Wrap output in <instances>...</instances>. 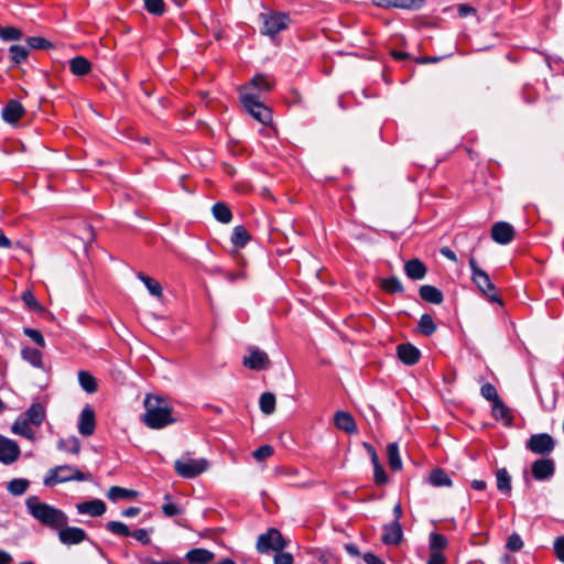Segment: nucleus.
<instances>
[{
    "mask_svg": "<svg viewBox=\"0 0 564 564\" xmlns=\"http://www.w3.org/2000/svg\"><path fill=\"white\" fill-rule=\"evenodd\" d=\"M273 562H274V564H293L294 558L291 553L283 552V551H276Z\"/></svg>",
    "mask_w": 564,
    "mask_h": 564,
    "instance_id": "13d9d810",
    "label": "nucleus"
},
{
    "mask_svg": "<svg viewBox=\"0 0 564 564\" xmlns=\"http://www.w3.org/2000/svg\"><path fill=\"white\" fill-rule=\"evenodd\" d=\"M420 297L431 304H441L444 301L443 292L434 285L424 284L419 289Z\"/></svg>",
    "mask_w": 564,
    "mask_h": 564,
    "instance_id": "393cba45",
    "label": "nucleus"
},
{
    "mask_svg": "<svg viewBox=\"0 0 564 564\" xmlns=\"http://www.w3.org/2000/svg\"><path fill=\"white\" fill-rule=\"evenodd\" d=\"M381 541L386 545H399L403 539V531L400 521H392L382 528Z\"/></svg>",
    "mask_w": 564,
    "mask_h": 564,
    "instance_id": "f3484780",
    "label": "nucleus"
},
{
    "mask_svg": "<svg viewBox=\"0 0 564 564\" xmlns=\"http://www.w3.org/2000/svg\"><path fill=\"white\" fill-rule=\"evenodd\" d=\"M427 564H446V557L441 552H431Z\"/></svg>",
    "mask_w": 564,
    "mask_h": 564,
    "instance_id": "680f3d73",
    "label": "nucleus"
},
{
    "mask_svg": "<svg viewBox=\"0 0 564 564\" xmlns=\"http://www.w3.org/2000/svg\"><path fill=\"white\" fill-rule=\"evenodd\" d=\"M403 269L405 275L413 281L424 279L427 273V267L417 258L405 261Z\"/></svg>",
    "mask_w": 564,
    "mask_h": 564,
    "instance_id": "412c9836",
    "label": "nucleus"
},
{
    "mask_svg": "<svg viewBox=\"0 0 564 564\" xmlns=\"http://www.w3.org/2000/svg\"><path fill=\"white\" fill-rule=\"evenodd\" d=\"M380 286L383 291L390 294L402 293L404 291L401 281L394 275L383 279Z\"/></svg>",
    "mask_w": 564,
    "mask_h": 564,
    "instance_id": "e433bc0d",
    "label": "nucleus"
},
{
    "mask_svg": "<svg viewBox=\"0 0 564 564\" xmlns=\"http://www.w3.org/2000/svg\"><path fill=\"white\" fill-rule=\"evenodd\" d=\"M250 239L251 236L243 226H236L230 237L232 246L238 249L245 248L247 243L250 241Z\"/></svg>",
    "mask_w": 564,
    "mask_h": 564,
    "instance_id": "2f4dec72",
    "label": "nucleus"
},
{
    "mask_svg": "<svg viewBox=\"0 0 564 564\" xmlns=\"http://www.w3.org/2000/svg\"><path fill=\"white\" fill-rule=\"evenodd\" d=\"M373 476L375 482L379 486L384 485L388 481V476L384 471V468L379 463L373 464Z\"/></svg>",
    "mask_w": 564,
    "mask_h": 564,
    "instance_id": "5fc2aeb1",
    "label": "nucleus"
},
{
    "mask_svg": "<svg viewBox=\"0 0 564 564\" xmlns=\"http://www.w3.org/2000/svg\"><path fill=\"white\" fill-rule=\"evenodd\" d=\"M273 453H274V449L271 445H262L259 448H257L252 455H253L254 459H257L258 462H261V460H264L268 457L272 456Z\"/></svg>",
    "mask_w": 564,
    "mask_h": 564,
    "instance_id": "864d4df0",
    "label": "nucleus"
},
{
    "mask_svg": "<svg viewBox=\"0 0 564 564\" xmlns=\"http://www.w3.org/2000/svg\"><path fill=\"white\" fill-rule=\"evenodd\" d=\"M447 545H448V541L444 534L437 533V532H432L430 534V551L431 552L443 553V551L447 547Z\"/></svg>",
    "mask_w": 564,
    "mask_h": 564,
    "instance_id": "ea45409f",
    "label": "nucleus"
},
{
    "mask_svg": "<svg viewBox=\"0 0 564 564\" xmlns=\"http://www.w3.org/2000/svg\"><path fill=\"white\" fill-rule=\"evenodd\" d=\"M185 558L189 564H208L215 558V554L207 549L196 547L189 550Z\"/></svg>",
    "mask_w": 564,
    "mask_h": 564,
    "instance_id": "5701e85b",
    "label": "nucleus"
},
{
    "mask_svg": "<svg viewBox=\"0 0 564 564\" xmlns=\"http://www.w3.org/2000/svg\"><path fill=\"white\" fill-rule=\"evenodd\" d=\"M21 357L34 368L44 369L41 350L26 346L21 349Z\"/></svg>",
    "mask_w": 564,
    "mask_h": 564,
    "instance_id": "cd10ccee",
    "label": "nucleus"
},
{
    "mask_svg": "<svg viewBox=\"0 0 564 564\" xmlns=\"http://www.w3.org/2000/svg\"><path fill=\"white\" fill-rule=\"evenodd\" d=\"M106 529L115 535L129 536L131 534L128 525L120 521L107 522Z\"/></svg>",
    "mask_w": 564,
    "mask_h": 564,
    "instance_id": "de8ad7c7",
    "label": "nucleus"
},
{
    "mask_svg": "<svg viewBox=\"0 0 564 564\" xmlns=\"http://www.w3.org/2000/svg\"><path fill=\"white\" fill-rule=\"evenodd\" d=\"M260 410L269 415L275 410V395L271 392H263L259 400Z\"/></svg>",
    "mask_w": 564,
    "mask_h": 564,
    "instance_id": "a19ab883",
    "label": "nucleus"
},
{
    "mask_svg": "<svg viewBox=\"0 0 564 564\" xmlns=\"http://www.w3.org/2000/svg\"><path fill=\"white\" fill-rule=\"evenodd\" d=\"M13 432H14V433H18V434H21V435H23V436H25V437H28V438H32V437H33V435H34L33 431H32V430H31V427H30V424H28V429H25V427L22 425V419H21V417H19V419L15 421V423H14V425H13Z\"/></svg>",
    "mask_w": 564,
    "mask_h": 564,
    "instance_id": "4d7b16f0",
    "label": "nucleus"
},
{
    "mask_svg": "<svg viewBox=\"0 0 564 564\" xmlns=\"http://www.w3.org/2000/svg\"><path fill=\"white\" fill-rule=\"evenodd\" d=\"M9 55L14 64H21L26 61L29 56V48L28 46L14 44L9 47Z\"/></svg>",
    "mask_w": 564,
    "mask_h": 564,
    "instance_id": "79ce46f5",
    "label": "nucleus"
},
{
    "mask_svg": "<svg viewBox=\"0 0 564 564\" xmlns=\"http://www.w3.org/2000/svg\"><path fill=\"white\" fill-rule=\"evenodd\" d=\"M364 561L367 564H384V562L381 558H379L377 555L370 552L364 555Z\"/></svg>",
    "mask_w": 564,
    "mask_h": 564,
    "instance_id": "69168bd1",
    "label": "nucleus"
},
{
    "mask_svg": "<svg viewBox=\"0 0 564 564\" xmlns=\"http://www.w3.org/2000/svg\"><path fill=\"white\" fill-rule=\"evenodd\" d=\"M419 332L424 336H431L436 332V324L430 314H423L417 324Z\"/></svg>",
    "mask_w": 564,
    "mask_h": 564,
    "instance_id": "58836bf2",
    "label": "nucleus"
},
{
    "mask_svg": "<svg viewBox=\"0 0 564 564\" xmlns=\"http://www.w3.org/2000/svg\"><path fill=\"white\" fill-rule=\"evenodd\" d=\"M137 278L143 282L151 295L156 299H161L163 296L162 285L155 279L144 274L143 272H138Z\"/></svg>",
    "mask_w": 564,
    "mask_h": 564,
    "instance_id": "7c9ffc66",
    "label": "nucleus"
},
{
    "mask_svg": "<svg viewBox=\"0 0 564 564\" xmlns=\"http://www.w3.org/2000/svg\"><path fill=\"white\" fill-rule=\"evenodd\" d=\"M288 545L289 541L284 539L282 533L275 528H270L265 533L258 536L256 549L260 554H268L270 552L283 551Z\"/></svg>",
    "mask_w": 564,
    "mask_h": 564,
    "instance_id": "423d86ee",
    "label": "nucleus"
},
{
    "mask_svg": "<svg viewBox=\"0 0 564 564\" xmlns=\"http://www.w3.org/2000/svg\"><path fill=\"white\" fill-rule=\"evenodd\" d=\"M492 415L496 420L505 421L508 425L511 424L512 416L510 415V410L501 399L492 403Z\"/></svg>",
    "mask_w": 564,
    "mask_h": 564,
    "instance_id": "f704fd0d",
    "label": "nucleus"
},
{
    "mask_svg": "<svg viewBox=\"0 0 564 564\" xmlns=\"http://www.w3.org/2000/svg\"><path fill=\"white\" fill-rule=\"evenodd\" d=\"M22 301L23 303L25 304V306L33 311V312H44V307L39 303V301L36 300V297L34 296V294L31 292V291H25L22 293Z\"/></svg>",
    "mask_w": 564,
    "mask_h": 564,
    "instance_id": "49530a36",
    "label": "nucleus"
},
{
    "mask_svg": "<svg viewBox=\"0 0 564 564\" xmlns=\"http://www.w3.org/2000/svg\"><path fill=\"white\" fill-rule=\"evenodd\" d=\"M144 9L155 17H162L165 13L166 4L164 0H144Z\"/></svg>",
    "mask_w": 564,
    "mask_h": 564,
    "instance_id": "a18cd8bd",
    "label": "nucleus"
},
{
    "mask_svg": "<svg viewBox=\"0 0 564 564\" xmlns=\"http://www.w3.org/2000/svg\"><path fill=\"white\" fill-rule=\"evenodd\" d=\"M260 19L262 21L261 33L270 37L288 29L291 22L290 17L282 12L261 13Z\"/></svg>",
    "mask_w": 564,
    "mask_h": 564,
    "instance_id": "0eeeda50",
    "label": "nucleus"
},
{
    "mask_svg": "<svg viewBox=\"0 0 564 564\" xmlns=\"http://www.w3.org/2000/svg\"><path fill=\"white\" fill-rule=\"evenodd\" d=\"M22 36V31L15 26L0 28V39L3 41H19Z\"/></svg>",
    "mask_w": 564,
    "mask_h": 564,
    "instance_id": "09e8293b",
    "label": "nucleus"
},
{
    "mask_svg": "<svg viewBox=\"0 0 564 564\" xmlns=\"http://www.w3.org/2000/svg\"><path fill=\"white\" fill-rule=\"evenodd\" d=\"M20 417L25 429L28 424L40 426L45 420V409L41 403H33Z\"/></svg>",
    "mask_w": 564,
    "mask_h": 564,
    "instance_id": "a211bd4d",
    "label": "nucleus"
},
{
    "mask_svg": "<svg viewBox=\"0 0 564 564\" xmlns=\"http://www.w3.org/2000/svg\"><path fill=\"white\" fill-rule=\"evenodd\" d=\"M24 113L23 105L17 99H10L2 108L1 117L7 123L14 124Z\"/></svg>",
    "mask_w": 564,
    "mask_h": 564,
    "instance_id": "2eb2a0df",
    "label": "nucleus"
},
{
    "mask_svg": "<svg viewBox=\"0 0 564 564\" xmlns=\"http://www.w3.org/2000/svg\"><path fill=\"white\" fill-rule=\"evenodd\" d=\"M240 101L246 111L262 124H269L272 121V111L260 101L259 95L240 91Z\"/></svg>",
    "mask_w": 564,
    "mask_h": 564,
    "instance_id": "39448f33",
    "label": "nucleus"
},
{
    "mask_svg": "<svg viewBox=\"0 0 564 564\" xmlns=\"http://www.w3.org/2000/svg\"><path fill=\"white\" fill-rule=\"evenodd\" d=\"M388 462L393 470H400L402 468V460L399 454V446L397 443H390L387 446Z\"/></svg>",
    "mask_w": 564,
    "mask_h": 564,
    "instance_id": "c9c22d12",
    "label": "nucleus"
},
{
    "mask_svg": "<svg viewBox=\"0 0 564 564\" xmlns=\"http://www.w3.org/2000/svg\"><path fill=\"white\" fill-rule=\"evenodd\" d=\"M133 536L137 541L142 543L143 545H148L151 542V539L149 536V531L147 529H138L131 532L130 534Z\"/></svg>",
    "mask_w": 564,
    "mask_h": 564,
    "instance_id": "bf43d9fd",
    "label": "nucleus"
},
{
    "mask_svg": "<svg viewBox=\"0 0 564 564\" xmlns=\"http://www.w3.org/2000/svg\"><path fill=\"white\" fill-rule=\"evenodd\" d=\"M440 252L446 259H448V260H451L453 262H457L456 253L449 247H442Z\"/></svg>",
    "mask_w": 564,
    "mask_h": 564,
    "instance_id": "0e129e2a",
    "label": "nucleus"
},
{
    "mask_svg": "<svg viewBox=\"0 0 564 564\" xmlns=\"http://www.w3.org/2000/svg\"><path fill=\"white\" fill-rule=\"evenodd\" d=\"M25 505L29 513L44 527L57 531L68 523V517L63 510L40 501L35 496L28 498Z\"/></svg>",
    "mask_w": 564,
    "mask_h": 564,
    "instance_id": "f03ea898",
    "label": "nucleus"
},
{
    "mask_svg": "<svg viewBox=\"0 0 564 564\" xmlns=\"http://www.w3.org/2000/svg\"><path fill=\"white\" fill-rule=\"evenodd\" d=\"M96 427L95 411L90 405H86L79 415L78 432L83 436H90L94 434Z\"/></svg>",
    "mask_w": 564,
    "mask_h": 564,
    "instance_id": "dca6fc26",
    "label": "nucleus"
},
{
    "mask_svg": "<svg viewBox=\"0 0 564 564\" xmlns=\"http://www.w3.org/2000/svg\"><path fill=\"white\" fill-rule=\"evenodd\" d=\"M429 482L434 487H452L449 475L442 468H434L429 475Z\"/></svg>",
    "mask_w": 564,
    "mask_h": 564,
    "instance_id": "c85d7f7f",
    "label": "nucleus"
},
{
    "mask_svg": "<svg viewBox=\"0 0 564 564\" xmlns=\"http://www.w3.org/2000/svg\"><path fill=\"white\" fill-rule=\"evenodd\" d=\"M506 547L511 552H518L523 547V541L518 533H512L507 540Z\"/></svg>",
    "mask_w": 564,
    "mask_h": 564,
    "instance_id": "603ef678",
    "label": "nucleus"
},
{
    "mask_svg": "<svg viewBox=\"0 0 564 564\" xmlns=\"http://www.w3.org/2000/svg\"><path fill=\"white\" fill-rule=\"evenodd\" d=\"M28 48L48 51L54 48V44L42 36H29L26 39Z\"/></svg>",
    "mask_w": 564,
    "mask_h": 564,
    "instance_id": "c03bdc74",
    "label": "nucleus"
},
{
    "mask_svg": "<svg viewBox=\"0 0 564 564\" xmlns=\"http://www.w3.org/2000/svg\"><path fill=\"white\" fill-rule=\"evenodd\" d=\"M77 512L79 514H89L91 517H100L106 510V503L100 499H93L83 501L76 505Z\"/></svg>",
    "mask_w": 564,
    "mask_h": 564,
    "instance_id": "4be33fe9",
    "label": "nucleus"
},
{
    "mask_svg": "<svg viewBox=\"0 0 564 564\" xmlns=\"http://www.w3.org/2000/svg\"><path fill=\"white\" fill-rule=\"evenodd\" d=\"M29 480L23 478H15L9 481L8 484V491L13 496H21L23 495L28 488H29Z\"/></svg>",
    "mask_w": 564,
    "mask_h": 564,
    "instance_id": "37998d69",
    "label": "nucleus"
},
{
    "mask_svg": "<svg viewBox=\"0 0 564 564\" xmlns=\"http://www.w3.org/2000/svg\"><path fill=\"white\" fill-rule=\"evenodd\" d=\"M23 334L31 338L39 347L44 348L46 343L42 333L35 328L25 327Z\"/></svg>",
    "mask_w": 564,
    "mask_h": 564,
    "instance_id": "3c124183",
    "label": "nucleus"
},
{
    "mask_svg": "<svg viewBox=\"0 0 564 564\" xmlns=\"http://www.w3.org/2000/svg\"><path fill=\"white\" fill-rule=\"evenodd\" d=\"M496 481L497 489L505 494L509 495L511 492V476L509 475L506 468H499L496 471Z\"/></svg>",
    "mask_w": 564,
    "mask_h": 564,
    "instance_id": "473e14b6",
    "label": "nucleus"
},
{
    "mask_svg": "<svg viewBox=\"0 0 564 564\" xmlns=\"http://www.w3.org/2000/svg\"><path fill=\"white\" fill-rule=\"evenodd\" d=\"M480 393L482 398H485L487 401H490L491 403H495L498 400H500L496 387L490 382H487L481 386Z\"/></svg>",
    "mask_w": 564,
    "mask_h": 564,
    "instance_id": "8fccbe9b",
    "label": "nucleus"
},
{
    "mask_svg": "<svg viewBox=\"0 0 564 564\" xmlns=\"http://www.w3.org/2000/svg\"><path fill=\"white\" fill-rule=\"evenodd\" d=\"M531 474L535 480H549L555 474L554 460L549 457H543L534 460L531 465Z\"/></svg>",
    "mask_w": 564,
    "mask_h": 564,
    "instance_id": "ddd939ff",
    "label": "nucleus"
},
{
    "mask_svg": "<svg viewBox=\"0 0 564 564\" xmlns=\"http://www.w3.org/2000/svg\"><path fill=\"white\" fill-rule=\"evenodd\" d=\"M90 479L91 475L89 473L80 471L70 465H61L50 469L43 482L46 487H53L59 482L87 481Z\"/></svg>",
    "mask_w": 564,
    "mask_h": 564,
    "instance_id": "20e7f679",
    "label": "nucleus"
},
{
    "mask_svg": "<svg viewBox=\"0 0 564 564\" xmlns=\"http://www.w3.org/2000/svg\"><path fill=\"white\" fill-rule=\"evenodd\" d=\"M142 564H183L180 560H172V561H155L153 558H145Z\"/></svg>",
    "mask_w": 564,
    "mask_h": 564,
    "instance_id": "774afa93",
    "label": "nucleus"
},
{
    "mask_svg": "<svg viewBox=\"0 0 564 564\" xmlns=\"http://www.w3.org/2000/svg\"><path fill=\"white\" fill-rule=\"evenodd\" d=\"M138 495L139 494L135 490L122 488L119 486H112L108 490L107 497L111 501H117V500H131V499L137 498Z\"/></svg>",
    "mask_w": 564,
    "mask_h": 564,
    "instance_id": "c756f323",
    "label": "nucleus"
},
{
    "mask_svg": "<svg viewBox=\"0 0 564 564\" xmlns=\"http://www.w3.org/2000/svg\"><path fill=\"white\" fill-rule=\"evenodd\" d=\"M334 423L337 429L346 433H355L357 431L356 422L351 414L345 411H337L334 416Z\"/></svg>",
    "mask_w": 564,
    "mask_h": 564,
    "instance_id": "b1692460",
    "label": "nucleus"
},
{
    "mask_svg": "<svg viewBox=\"0 0 564 564\" xmlns=\"http://www.w3.org/2000/svg\"><path fill=\"white\" fill-rule=\"evenodd\" d=\"M468 264L471 272V280L478 290L482 293V295L491 303L502 304V301L497 293V289L491 282L488 273L479 268L474 257L468 259Z\"/></svg>",
    "mask_w": 564,
    "mask_h": 564,
    "instance_id": "7ed1b4c3",
    "label": "nucleus"
},
{
    "mask_svg": "<svg viewBox=\"0 0 564 564\" xmlns=\"http://www.w3.org/2000/svg\"><path fill=\"white\" fill-rule=\"evenodd\" d=\"M78 381L82 389L87 393H95L98 389L95 377L86 370H80L78 372Z\"/></svg>",
    "mask_w": 564,
    "mask_h": 564,
    "instance_id": "72a5a7b5",
    "label": "nucleus"
},
{
    "mask_svg": "<svg viewBox=\"0 0 564 564\" xmlns=\"http://www.w3.org/2000/svg\"><path fill=\"white\" fill-rule=\"evenodd\" d=\"M57 448L63 452L78 454L80 451V442L76 436H70L68 438H61L57 442Z\"/></svg>",
    "mask_w": 564,
    "mask_h": 564,
    "instance_id": "4c0bfd02",
    "label": "nucleus"
},
{
    "mask_svg": "<svg viewBox=\"0 0 564 564\" xmlns=\"http://www.w3.org/2000/svg\"><path fill=\"white\" fill-rule=\"evenodd\" d=\"M372 3L383 9L420 10L425 0H371Z\"/></svg>",
    "mask_w": 564,
    "mask_h": 564,
    "instance_id": "4468645a",
    "label": "nucleus"
},
{
    "mask_svg": "<svg viewBox=\"0 0 564 564\" xmlns=\"http://www.w3.org/2000/svg\"><path fill=\"white\" fill-rule=\"evenodd\" d=\"M554 553L556 557L564 563V535L558 536L554 541Z\"/></svg>",
    "mask_w": 564,
    "mask_h": 564,
    "instance_id": "052dcab7",
    "label": "nucleus"
},
{
    "mask_svg": "<svg viewBox=\"0 0 564 564\" xmlns=\"http://www.w3.org/2000/svg\"><path fill=\"white\" fill-rule=\"evenodd\" d=\"M490 237L499 245H508L514 239L516 229L507 221H497L491 226Z\"/></svg>",
    "mask_w": 564,
    "mask_h": 564,
    "instance_id": "f8f14e48",
    "label": "nucleus"
},
{
    "mask_svg": "<svg viewBox=\"0 0 564 564\" xmlns=\"http://www.w3.org/2000/svg\"><path fill=\"white\" fill-rule=\"evenodd\" d=\"M458 15L462 17V18H465L469 14H475L476 13V9L474 7H470L468 4H459L458 7Z\"/></svg>",
    "mask_w": 564,
    "mask_h": 564,
    "instance_id": "e2e57ef3",
    "label": "nucleus"
},
{
    "mask_svg": "<svg viewBox=\"0 0 564 564\" xmlns=\"http://www.w3.org/2000/svg\"><path fill=\"white\" fill-rule=\"evenodd\" d=\"M141 509L139 507H129L124 509L121 514L126 518H132L140 513Z\"/></svg>",
    "mask_w": 564,
    "mask_h": 564,
    "instance_id": "338daca9",
    "label": "nucleus"
},
{
    "mask_svg": "<svg viewBox=\"0 0 564 564\" xmlns=\"http://www.w3.org/2000/svg\"><path fill=\"white\" fill-rule=\"evenodd\" d=\"M398 358L408 366H413L419 362L421 351L412 344H400L397 346Z\"/></svg>",
    "mask_w": 564,
    "mask_h": 564,
    "instance_id": "aec40b11",
    "label": "nucleus"
},
{
    "mask_svg": "<svg viewBox=\"0 0 564 564\" xmlns=\"http://www.w3.org/2000/svg\"><path fill=\"white\" fill-rule=\"evenodd\" d=\"M69 70L75 76H86L91 70V63L84 56H76L69 61Z\"/></svg>",
    "mask_w": 564,
    "mask_h": 564,
    "instance_id": "bb28decb",
    "label": "nucleus"
},
{
    "mask_svg": "<svg viewBox=\"0 0 564 564\" xmlns=\"http://www.w3.org/2000/svg\"><path fill=\"white\" fill-rule=\"evenodd\" d=\"M527 449L536 455H549L555 448L554 438L547 433L532 434L525 444Z\"/></svg>",
    "mask_w": 564,
    "mask_h": 564,
    "instance_id": "1a4fd4ad",
    "label": "nucleus"
},
{
    "mask_svg": "<svg viewBox=\"0 0 564 564\" xmlns=\"http://www.w3.org/2000/svg\"><path fill=\"white\" fill-rule=\"evenodd\" d=\"M249 355L242 359V365L251 370L261 371L270 367L271 360L267 352L259 349L258 347H250Z\"/></svg>",
    "mask_w": 564,
    "mask_h": 564,
    "instance_id": "9b49d317",
    "label": "nucleus"
},
{
    "mask_svg": "<svg viewBox=\"0 0 564 564\" xmlns=\"http://www.w3.org/2000/svg\"><path fill=\"white\" fill-rule=\"evenodd\" d=\"M208 467V462L205 458L194 459L184 458L177 459L174 463L175 473L182 478L192 479L203 474Z\"/></svg>",
    "mask_w": 564,
    "mask_h": 564,
    "instance_id": "6e6552de",
    "label": "nucleus"
},
{
    "mask_svg": "<svg viewBox=\"0 0 564 564\" xmlns=\"http://www.w3.org/2000/svg\"><path fill=\"white\" fill-rule=\"evenodd\" d=\"M143 404L145 412L142 414L141 421L149 429L161 430L177 421L172 415L173 408L170 402L161 395L147 394Z\"/></svg>",
    "mask_w": 564,
    "mask_h": 564,
    "instance_id": "f257e3e1",
    "label": "nucleus"
},
{
    "mask_svg": "<svg viewBox=\"0 0 564 564\" xmlns=\"http://www.w3.org/2000/svg\"><path fill=\"white\" fill-rule=\"evenodd\" d=\"M57 535L59 542L67 546L89 541V536L84 529L79 527H70L68 523L57 529Z\"/></svg>",
    "mask_w": 564,
    "mask_h": 564,
    "instance_id": "9d476101",
    "label": "nucleus"
},
{
    "mask_svg": "<svg viewBox=\"0 0 564 564\" xmlns=\"http://www.w3.org/2000/svg\"><path fill=\"white\" fill-rule=\"evenodd\" d=\"M273 87L272 80L264 74L254 75L250 82L242 87L241 91H248L250 88H254L258 91H270Z\"/></svg>",
    "mask_w": 564,
    "mask_h": 564,
    "instance_id": "a878e982",
    "label": "nucleus"
},
{
    "mask_svg": "<svg viewBox=\"0 0 564 564\" xmlns=\"http://www.w3.org/2000/svg\"><path fill=\"white\" fill-rule=\"evenodd\" d=\"M162 512L164 513L165 517L171 518L181 514L183 510L177 505L167 501L162 506Z\"/></svg>",
    "mask_w": 564,
    "mask_h": 564,
    "instance_id": "6e6d98bb",
    "label": "nucleus"
},
{
    "mask_svg": "<svg viewBox=\"0 0 564 564\" xmlns=\"http://www.w3.org/2000/svg\"><path fill=\"white\" fill-rule=\"evenodd\" d=\"M20 448L18 444L6 437H0V462L9 465L18 459Z\"/></svg>",
    "mask_w": 564,
    "mask_h": 564,
    "instance_id": "6ab92c4d",
    "label": "nucleus"
}]
</instances>
